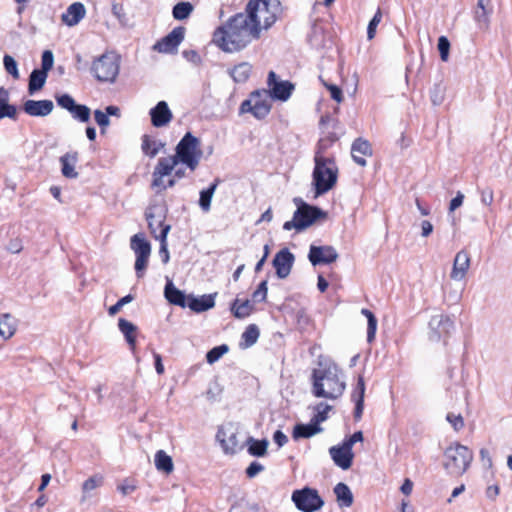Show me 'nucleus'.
I'll use <instances>...</instances> for the list:
<instances>
[{"instance_id": "a19ab883", "label": "nucleus", "mask_w": 512, "mask_h": 512, "mask_svg": "<svg viewBox=\"0 0 512 512\" xmlns=\"http://www.w3.org/2000/svg\"><path fill=\"white\" fill-rule=\"evenodd\" d=\"M218 181L216 180L207 189L200 192L199 206L204 212H208L211 207V200L217 188Z\"/></svg>"}, {"instance_id": "4468645a", "label": "nucleus", "mask_w": 512, "mask_h": 512, "mask_svg": "<svg viewBox=\"0 0 512 512\" xmlns=\"http://www.w3.org/2000/svg\"><path fill=\"white\" fill-rule=\"evenodd\" d=\"M267 83L270 98L280 101H287L294 90V85L291 82L277 80V75L274 71L269 72Z\"/></svg>"}, {"instance_id": "a211bd4d", "label": "nucleus", "mask_w": 512, "mask_h": 512, "mask_svg": "<svg viewBox=\"0 0 512 512\" xmlns=\"http://www.w3.org/2000/svg\"><path fill=\"white\" fill-rule=\"evenodd\" d=\"M216 438L226 454H234L240 448L237 433L232 426L221 427Z\"/></svg>"}, {"instance_id": "9d476101", "label": "nucleus", "mask_w": 512, "mask_h": 512, "mask_svg": "<svg viewBox=\"0 0 512 512\" xmlns=\"http://www.w3.org/2000/svg\"><path fill=\"white\" fill-rule=\"evenodd\" d=\"M167 213L168 208L164 202L150 204L146 209L145 217L148 222V228L156 240L159 233L165 227H169V231L171 230V225L165 223Z\"/></svg>"}, {"instance_id": "7c9ffc66", "label": "nucleus", "mask_w": 512, "mask_h": 512, "mask_svg": "<svg viewBox=\"0 0 512 512\" xmlns=\"http://www.w3.org/2000/svg\"><path fill=\"white\" fill-rule=\"evenodd\" d=\"M230 310L235 318L244 319L253 312L254 306L248 299L240 300L239 298H236L232 302Z\"/></svg>"}, {"instance_id": "de8ad7c7", "label": "nucleus", "mask_w": 512, "mask_h": 512, "mask_svg": "<svg viewBox=\"0 0 512 512\" xmlns=\"http://www.w3.org/2000/svg\"><path fill=\"white\" fill-rule=\"evenodd\" d=\"M111 12L113 16L118 20L119 24L122 27L128 26L129 19L126 15L124 6L122 3H118L116 1H113L111 3Z\"/></svg>"}, {"instance_id": "6e6d98bb", "label": "nucleus", "mask_w": 512, "mask_h": 512, "mask_svg": "<svg viewBox=\"0 0 512 512\" xmlns=\"http://www.w3.org/2000/svg\"><path fill=\"white\" fill-rule=\"evenodd\" d=\"M268 282L267 280L262 281L258 288L252 294L253 302H264L267 298Z\"/></svg>"}, {"instance_id": "603ef678", "label": "nucleus", "mask_w": 512, "mask_h": 512, "mask_svg": "<svg viewBox=\"0 0 512 512\" xmlns=\"http://www.w3.org/2000/svg\"><path fill=\"white\" fill-rule=\"evenodd\" d=\"M228 352V346L223 344L212 348L206 354V360L209 364L217 362L225 353Z\"/></svg>"}, {"instance_id": "473e14b6", "label": "nucleus", "mask_w": 512, "mask_h": 512, "mask_svg": "<svg viewBox=\"0 0 512 512\" xmlns=\"http://www.w3.org/2000/svg\"><path fill=\"white\" fill-rule=\"evenodd\" d=\"M130 245L136 257H150L151 245L147 240H145L142 234H135L132 236Z\"/></svg>"}, {"instance_id": "f03ea898", "label": "nucleus", "mask_w": 512, "mask_h": 512, "mask_svg": "<svg viewBox=\"0 0 512 512\" xmlns=\"http://www.w3.org/2000/svg\"><path fill=\"white\" fill-rule=\"evenodd\" d=\"M345 387L346 384L340 378L339 370L335 365L313 371L314 396L336 399L343 394Z\"/></svg>"}, {"instance_id": "864d4df0", "label": "nucleus", "mask_w": 512, "mask_h": 512, "mask_svg": "<svg viewBox=\"0 0 512 512\" xmlns=\"http://www.w3.org/2000/svg\"><path fill=\"white\" fill-rule=\"evenodd\" d=\"M3 64H4L5 70L8 74H10L14 79H19L20 75H19L18 65L12 56L6 54L3 57Z\"/></svg>"}, {"instance_id": "412c9836", "label": "nucleus", "mask_w": 512, "mask_h": 512, "mask_svg": "<svg viewBox=\"0 0 512 512\" xmlns=\"http://www.w3.org/2000/svg\"><path fill=\"white\" fill-rule=\"evenodd\" d=\"M329 454L334 463L343 470H347L352 466L354 453L343 443L339 446H333L329 449Z\"/></svg>"}, {"instance_id": "ea45409f", "label": "nucleus", "mask_w": 512, "mask_h": 512, "mask_svg": "<svg viewBox=\"0 0 512 512\" xmlns=\"http://www.w3.org/2000/svg\"><path fill=\"white\" fill-rule=\"evenodd\" d=\"M251 71H252V66L247 62H243V63L236 65L231 70L230 75L234 79L235 82L243 83L249 78Z\"/></svg>"}, {"instance_id": "5fc2aeb1", "label": "nucleus", "mask_w": 512, "mask_h": 512, "mask_svg": "<svg viewBox=\"0 0 512 512\" xmlns=\"http://www.w3.org/2000/svg\"><path fill=\"white\" fill-rule=\"evenodd\" d=\"M382 20V12L380 9H378L373 16V18L370 20L368 27H367V38L369 40H372L375 37L376 29L379 23Z\"/></svg>"}, {"instance_id": "f257e3e1", "label": "nucleus", "mask_w": 512, "mask_h": 512, "mask_svg": "<svg viewBox=\"0 0 512 512\" xmlns=\"http://www.w3.org/2000/svg\"><path fill=\"white\" fill-rule=\"evenodd\" d=\"M257 25L245 13H238L213 34V42L225 52H236L258 39Z\"/></svg>"}, {"instance_id": "20e7f679", "label": "nucleus", "mask_w": 512, "mask_h": 512, "mask_svg": "<svg viewBox=\"0 0 512 512\" xmlns=\"http://www.w3.org/2000/svg\"><path fill=\"white\" fill-rule=\"evenodd\" d=\"M322 143L315 153V168L313 171V184L316 197L331 190L337 182L338 168L332 158L323 156Z\"/></svg>"}, {"instance_id": "2f4dec72", "label": "nucleus", "mask_w": 512, "mask_h": 512, "mask_svg": "<svg viewBox=\"0 0 512 512\" xmlns=\"http://www.w3.org/2000/svg\"><path fill=\"white\" fill-rule=\"evenodd\" d=\"M9 91L4 87H0V119L8 117L15 119L17 109L14 105L9 104Z\"/></svg>"}, {"instance_id": "b1692460", "label": "nucleus", "mask_w": 512, "mask_h": 512, "mask_svg": "<svg viewBox=\"0 0 512 512\" xmlns=\"http://www.w3.org/2000/svg\"><path fill=\"white\" fill-rule=\"evenodd\" d=\"M86 15V8L81 2H74L61 15V20L69 27L77 25Z\"/></svg>"}, {"instance_id": "680f3d73", "label": "nucleus", "mask_w": 512, "mask_h": 512, "mask_svg": "<svg viewBox=\"0 0 512 512\" xmlns=\"http://www.w3.org/2000/svg\"><path fill=\"white\" fill-rule=\"evenodd\" d=\"M446 420L451 424L455 431H460L464 427V419L461 414L448 413Z\"/></svg>"}, {"instance_id": "c9c22d12", "label": "nucleus", "mask_w": 512, "mask_h": 512, "mask_svg": "<svg viewBox=\"0 0 512 512\" xmlns=\"http://www.w3.org/2000/svg\"><path fill=\"white\" fill-rule=\"evenodd\" d=\"M322 431V428L314 423L313 420L309 424H298L294 427L293 437L298 438H309Z\"/></svg>"}, {"instance_id": "6e6552de", "label": "nucleus", "mask_w": 512, "mask_h": 512, "mask_svg": "<svg viewBox=\"0 0 512 512\" xmlns=\"http://www.w3.org/2000/svg\"><path fill=\"white\" fill-rule=\"evenodd\" d=\"M325 217L326 213L320 208L301 202L297 210L294 212L292 220L286 221L283 225V229L286 231L293 229L296 231H302L314 224L317 219Z\"/></svg>"}, {"instance_id": "58836bf2", "label": "nucleus", "mask_w": 512, "mask_h": 512, "mask_svg": "<svg viewBox=\"0 0 512 512\" xmlns=\"http://www.w3.org/2000/svg\"><path fill=\"white\" fill-rule=\"evenodd\" d=\"M103 484V477L101 475H93L84 481L82 485V498L81 502H85L91 496L92 491L97 489Z\"/></svg>"}, {"instance_id": "49530a36", "label": "nucleus", "mask_w": 512, "mask_h": 512, "mask_svg": "<svg viewBox=\"0 0 512 512\" xmlns=\"http://www.w3.org/2000/svg\"><path fill=\"white\" fill-rule=\"evenodd\" d=\"M362 314L366 316L368 321L367 327V341L372 342L375 339L377 330V319L374 314L368 309H362Z\"/></svg>"}, {"instance_id": "cd10ccee", "label": "nucleus", "mask_w": 512, "mask_h": 512, "mask_svg": "<svg viewBox=\"0 0 512 512\" xmlns=\"http://www.w3.org/2000/svg\"><path fill=\"white\" fill-rule=\"evenodd\" d=\"M18 328V320L11 313L0 314V337L4 340L12 338Z\"/></svg>"}, {"instance_id": "a18cd8bd", "label": "nucleus", "mask_w": 512, "mask_h": 512, "mask_svg": "<svg viewBox=\"0 0 512 512\" xmlns=\"http://www.w3.org/2000/svg\"><path fill=\"white\" fill-rule=\"evenodd\" d=\"M193 11V6L189 2L177 3L173 8V17L177 20H184L189 17Z\"/></svg>"}, {"instance_id": "3c124183", "label": "nucleus", "mask_w": 512, "mask_h": 512, "mask_svg": "<svg viewBox=\"0 0 512 512\" xmlns=\"http://www.w3.org/2000/svg\"><path fill=\"white\" fill-rule=\"evenodd\" d=\"M70 113L74 119L85 123L90 119L91 110L86 105L77 104Z\"/></svg>"}, {"instance_id": "8fccbe9b", "label": "nucleus", "mask_w": 512, "mask_h": 512, "mask_svg": "<svg viewBox=\"0 0 512 512\" xmlns=\"http://www.w3.org/2000/svg\"><path fill=\"white\" fill-rule=\"evenodd\" d=\"M259 337V329L256 325H249L242 334V339L245 342L246 347H250L255 344Z\"/></svg>"}, {"instance_id": "0eeeda50", "label": "nucleus", "mask_w": 512, "mask_h": 512, "mask_svg": "<svg viewBox=\"0 0 512 512\" xmlns=\"http://www.w3.org/2000/svg\"><path fill=\"white\" fill-rule=\"evenodd\" d=\"M120 70V57L106 52L93 61L91 72L100 82H115Z\"/></svg>"}, {"instance_id": "c03bdc74", "label": "nucleus", "mask_w": 512, "mask_h": 512, "mask_svg": "<svg viewBox=\"0 0 512 512\" xmlns=\"http://www.w3.org/2000/svg\"><path fill=\"white\" fill-rule=\"evenodd\" d=\"M169 233V227H165V229L159 233L157 236V240L160 242L159 254L162 258V262L167 264L170 259L168 244H167V236Z\"/></svg>"}, {"instance_id": "f704fd0d", "label": "nucleus", "mask_w": 512, "mask_h": 512, "mask_svg": "<svg viewBox=\"0 0 512 512\" xmlns=\"http://www.w3.org/2000/svg\"><path fill=\"white\" fill-rule=\"evenodd\" d=\"M164 293H165L166 299L170 303H172L174 305L181 306V307L186 306L187 297L185 296V294L182 291H180L179 289L174 287V285L172 284L171 281H169L166 284Z\"/></svg>"}, {"instance_id": "c85d7f7f", "label": "nucleus", "mask_w": 512, "mask_h": 512, "mask_svg": "<svg viewBox=\"0 0 512 512\" xmlns=\"http://www.w3.org/2000/svg\"><path fill=\"white\" fill-rule=\"evenodd\" d=\"M78 161V153H66L60 157L61 163V172L64 177L75 179L78 177V172L76 171V163Z\"/></svg>"}, {"instance_id": "e433bc0d", "label": "nucleus", "mask_w": 512, "mask_h": 512, "mask_svg": "<svg viewBox=\"0 0 512 512\" xmlns=\"http://www.w3.org/2000/svg\"><path fill=\"white\" fill-rule=\"evenodd\" d=\"M155 467L158 471L169 474L173 471L172 458L163 450H158L154 457Z\"/></svg>"}, {"instance_id": "dca6fc26", "label": "nucleus", "mask_w": 512, "mask_h": 512, "mask_svg": "<svg viewBox=\"0 0 512 512\" xmlns=\"http://www.w3.org/2000/svg\"><path fill=\"white\" fill-rule=\"evenodd\" d=\"M337 258L338 253L332 246H310L308 259L313 266L330 264L335 262Z\"/></svg>"}, {"instance_id": "4be33fe9", "label": "nucleus", "mask_w": 512, "mask_h": 512, "mask_svg": "<svg viewBox=\"0 0 512 512\" xmlns=\"http://www.w3.org/2000/svg\"><path fill=\"white\" fill-rule=\"evenodd\" d=\"M54 108L51 100H27L23 104V111L29 116L44 117L49 115Z\"/></svg>"}, {"instance_id": "e2e57ef3", "label": "nucleus", "mask_w": 512, "mask_h": 512, "mask_svg": "<svg viewBox=\"0 0 512 512\" xmlns=\"http://www.w3.org/2000/svg\"><path fill=\"white\" fill-rule=\"evenodd\" d=\"M133 300V296L132 295H126L124 296L123 298H121L120 300H118L116 302V304L112 305L109 309H108V313L110 316H114L116 315L124 305L130 303L131 301Z\"/></svg>"}, {"instance_id": "052dcab7", "label": "nucleus", "mask_w": 512, "mask_h": 512, "mask_svg": "<svg viewBox=\"0 0 512 512\" xmlns=\"http://www.w3.org/2000/svg\"><path fill=\"white\" fill-rule=\"evenodd\" d=\"M53 64H54V56H53L52 51L45 50L42 54V59H41L42 68L40 70L48 73V71L52 69Z\"/></svg>"}, {"instance_id": "4d7b16f0", "label": "nucleus", "mask_w": 512, "mask_h": 512, "mask_svg": "<svg viewBox=\"0 0 512 512\" xmlns=\"http://www.w3.org/2000/svg\"><path fill=\"white\" fill-rule=\"evenodd\" d=\"M438 50L442 61L446 62L449 58L450 42L446 36H440L438 39Z\"/></svg>"}, {"instance_id": "7ed1b4c3", "label": "nucleus", "mask_w": 512, "mask_h": 512, "mask_svg": "<svg viewBox=\"0 0 512 512\" xmlns=\"http://www.w3.org/2000/svg\"><path fill=\"white\" fill-rule=\"evenodd\" d=\"M282 12L279 0H250L246 7V15L257 25V32L269 29Z\"/></svg>"}, {"instance_id": "9b49d317", "label": "nucleus", "mask_w": 512, "mask_h": 512, "mask_svg": "<svg viewBox=\"0 0 512 512\" xmlns=\"http://www.w3.org/2000/svg\"><path fill=\"white\" fill-rule=\"evenodd\" d=\"M292 501L297 509L303 512H315L324 505V501L318 494V491L309 487L295 490L292 493Z\"/></svg>"}, {"instance_id": "37998d69", "label": "nucleus", "mask_w": 512, "mask_h": 512, "mask_svg": "<svg viewBox=\"0 0 512 512\" xmlns=\"http://www.w3.org/2000/svg\"><path fill=\"white\" fill-rule=\"evenodd\" d=\"M162 146L161 143L151 139L148 135H144L142 138V150L150 157H155Z\"/></svg>"}, {"instance_id": "5701e85b", "label": "nucleus", "mask_w": 512, "mask_h": 512, "mask_svg": "<svg viewBox=\"0 0 512 512\" xmlns=\"http://www.w3.org/2000/svg\"><path fill=\"white\" fill-rule=\"evenodd\" d=\"M493 12L491 0H477V6L474 11V20L478 27L487 30L490 25V16Z\"/></svg>"}, {"instance_id": "bf43d9fd", "label": "nucleus", "mask_w": 512, "mask_h": 512, "mask_svg": "<svg viewBox=\"0 0 512 512\" xmlns=\"http://www.w3.org/2000/svg\"><path fill=\"white\" fill-rule=\"evenodd\" d=\"M57 104L67 111L71 112L77 105L75 100L68 94H63L56 97Z\"/></svg>"}, {"instance_id": "4c0bfd02", "label": "nucleus", "mask_w": 512, "mask_h": 512, "mask_svg": "<svg viewBox=\"0 0 512 512\" xmlns=\"http://www.w3.org/2000/svg\"><path fill=\"white\" fill-rule=\"evenodd\" d=\"M47 74L44 71L35 69L32 71L29 77L28 91L30 95H33L36 91L40 90L47 79Z\"/></svg>"}, {"instance_id": "774afa93", "label": "nucleus", "mask_w": 512, "mask_h": 512, "mask_svg": "<svg viewBox=\"0 0 512 512\" xmlns=\"http://www.w3.org/2000/svg\"><path fill=\"white\" fill-rule=\"evenodd\" d=\"M117 489L122 495L127 496L135 491L136 485L133 481L124 480L118 485Z\"/></svg>"}, {"instance_id": "6ab92c4d", "label": "nucleus", "mask_w": 512, "mask_h": 512, "mask_svg": "<svg viewBox=\"0 0 512 512\" xmlns=\"http://www.w3.org/2000/svg\"><path fill=\"white\" fill-rule=\"evenodd\" d=\"M471 258L467 251H459L454 258L452 271L450 273L451 279L454 281H463L470 269Z\"/></svg>"}, {"instance_id": "79ce46f5", "label": "nucleus", "mask_w": 512, "mask_h": 512, "mask_svg": "<svg viewBox=\"0 0 512 512\" xmlns=\"http://www.w3.org/2000/svg\"><path fill=\"white\" fill-rule=\"evenodd\" d=\"M248 452L252 456L262 457L267 452L268 441L263 440H255L253 438H249L248 441Z\"/></svg>"}, {"instance_id": "338daca9", "label": "nucleus", "mask_w": 512, "mask_h": 512, "mask_svg": "<svg viewBox=\"0 0 512 512\" xmlns=\"http://www.w3.org/2000/svg\"><path fill=\"white\" fill-rule=\"evenodd\" d=\"M479 457H480L481 464H482V466L485 469H491L492 468L493 461H492V457H491L488 449L481 448L480 451H479Z\"/></svg>"}, {"instance_id": "13d9d810", "label": "nucleus", "mask_w": 512, "mask_h": 512, "mask_svg": "<svg viewBox=\"0 0 512 512\" xmlns=\"http://www.w3.org/2000/svg\"><path fill=\"white\" fill-rule=\"evenodd\" d=\"M94 118L100 127L101 133L104 134L106 132V128L110 125L109 117L106 113L98 109L94 111Z\"/></svg>"}, {"instance_id": "c756f323", "label": "nucleus", "mask_w": 512, "mask_h": 512, "mask_svg": "<svg viewBox=\"0 0 512 512\" xmlns=\"http://www.w3.org/2000/svg\"><path fill=\"white\" fill-rule=\"evenodd\" d=\"M118 328L124 335L130 349L134 351L136 347L137 326L124 318H119Z\"/></svg>"}, {"instance_id": "69168bd1", "label": "nucleus", "mask_w": 512, "mask_h": 512, "mask_svg": "<svg viewBox=\"0 0 512 512\" xmlns=\"http://www.w3.org/2000/svg\"><path fill=\"white\" fill-rule=\"evenodd\" d=\"M149 257H136L135 271L138 278H142L148 265Z\"/></svg>"}, {"instance_id": "ddd939ff", "label": "nucleus", "mask_w": 512, "mask_h": 512, "mask_svg": "<svg viewBox=\"0 0 512 512\" xmlns=\"http://www.w3.org/2000/svg\"><path fill=\"white\" fill-rule=\"evenodd\" d=\"M178 164L173 155L159 158L153 171L152 187L159 188L160 191L165 190L166 186H164L163 177L170 175Z\"/></svg>"}, {"instance_id": "aec40b11", "label": "nucleus", "mask_w": 512, "mask_h": 512, "mask_svg": "<svg viewBox=\"0 0 512 512\" xmlns=\"http://www.w3.org/2000/svg\"><path fill=\"white\" fill-rule=\"evenodd\" d=\"M149 115L152 125L157 128L167 126L173 119V113L166 101H159L150 109Z\"/></svg>"}, {"instance_id": "72a5a7b5", "label": "nucleus", "mask_w": 512, "mask_h": 512, "mask_svg": "<svg viewBox=\"0 0 512 512\" xmlns=\"http://www.w3.org/2000/svg\"><path fill=\"white\" fill-rule=\"evenodd\" d=\"M334 493L336 495V500L339 507L348 508L353 504V494L348 485L345 483H338L334 487Z\"/></svg>"}, {"instance_id": "39448f33", "label": "nucleus", "mask_w": 512, "mask_h": 512, "mask_svg": "<svg viewBox=\"0 0 512 512\" xmlns=\"http://www.w3.org/2000/svg\"><path fill=\"white\" fill-rule=\"evenodd\" d=\"M474 459L473 451L458 442L451 443L443 453V468L447 474L459 477L470 467Z\"/></svg>"}, {"instance_id": "0e129e2a", "label": "nucleus", "mask_w": 512, "mask_h": 512, "mask_svg": "<svg viewBox=\"0 0 512 512\" xmlns=\"http://www.w3.org/2000/svg\"><path fill=\"white\" fill-rule=\"evenodd\" d=\"M480 201L485 206H491L494 201V192L492 188L485 187L479 190Z\"/></svg>"}, {"instance_id": "1a4fd4ad", "label": "nucleus", "mask_w": 512, "mask_h": 512, "mask_svg": "<svg viewBox=\"0 0 512 512\" xmlns=\"http://www.w3.org/2000/svg\"><path fill=\"white\" fill-rule=\"evenodd\" d=\"M270 110V96L267 90L253 92L240 106V113H252L257 119L265 118Z\"/></svg>"}, {"instance_id": "2eb2a0df", "label": "nucleus", "mask_w": 512, "mask_h": 512, "mask_svg": "<svg viewBox=\"0 0 512 512\" xmlns=\"http://www.w3.org/2000/svg\"><path fill=\"white\" fill-rule=\"evenodd\" d=\"M185 36L184 27L174 28L168 35L163 37L160 41L156 42L153 50L159 53H174L177 51L178 46L183 41Z\"/></svg>"}, {"instance_id": "423d86ee", "label": "nucleus", "mask_w": 512, "mask_h": 512, "mask_svg": "<svg viewBox=\"0 0 512 512\" xmlns=\"http://www.w3.org/2000/svg\"><path fill=\"white\" fill-rule=\"evenodd\" d=\"M203 152L200 140L190 132L179 141L173 155L178 163L185 165L191 172L195 171L202 158Z\"/></svg>"}, {"instance_id": "393cba45", "label": "nucleus", "mask_w": 512, "mask_h": 512, "mask_svg": "<svg viewBox=\"0 0 512 512\" xmlns=\"http://www.w3.org/2000/svg\"><path fill=\"white\" fill-rule=\"evenodd\" d=\"M351 155L353 160L360 166H366L365 157L372 155L370 143L362 138L356 139L351 146Z\"/></svg>"}, {"instance_id": "a878e982", "label": "nucleus", "mask_w": 512, "mask_h": 512, "mask_svg": "<svg viewBox=\"0 0 512 512\" xmlns=\"http://www.w3.org/2000/svg\"><path fill=\"white\" fill-rule=\"evenodd\" d=\"M215 295L216 294H209L200 297L188 296L186 306L197 313L207 311L215 306Z\"/></svg>"}, {"instance_id": "09e8293b", "label": "nucleus", "mask_w": 512, "mask_h": 512, "mask_svg": "<svg viewBox=\"0 0 512 512\" xmlns=\"http://www.w3.org/2000/svg\"><path fill=\"white\" fill-rule=\"evenodd\" d=\"M332 409V406L326 403H319L314 407L315 414L311 420L320 426V423L324 422L328 417V412Z\"/></svg>"}, {"instance_id": "f8f14e48", "label": "nucleus", "mask_w": 512, "mask_h": 512, "mask_svg": "<svg viewBox=\"0 0 512 512\" xmlns=\"http://www.w3.org/2000/svg\"><path fill=\"white\" fill-rule=\"evenodd\" d=\"M429 339L439 341L443 337H447L454 329V322L450 316L438 314L433 316L429 321Z\"/></svg>"}, {"instance_id": "f3484780", "label": "nucleus", "mask_w": 512, "mask_h": 512, "mask_svg": "<svg viewBox=\"0 0 512 512\" xmlns=\"http://www.w3.org/2000/svg\"><path fill=\"white\" fill-rule=\"evenodd\" d=\"M295 257L288 248H283L276 253L272 264L276 270V275L280 279H285L289 276Z\"/></svg>"}, {"instance_id": "bb28decb", "label": "nucleus", "mask_w": 512, "mask_h": 512, "mask_svg": "<svg viewBox=\"0 0 512 512\" xmlns=\"http://www.w3.org/2000/svg\"><path fill=\"white\" fill-rule=\"evenodd\" d=\"M365 382L363 376H359L356 387L354 388L351 398L355 402L354 418L360 420L364 410Z\"/></svg>"}]
</instances>
